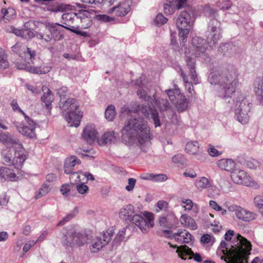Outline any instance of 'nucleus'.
<instances>
[{"mask_svg":"<svg viewBox=\"0 0 263 263\" xmlns=\"http://www.w3.org/2000/svg\"><path fill=\"white\" fill-rule=\"evenodd\" d=\"M11 106L14 111L21 112L24 117L26 115V114L20 108L15 100H13L11 101Z\"/></svg>","mask_w":263,"mask_h":263,"instance_id":"0e129e2a","label":"nucleus"},{"mask_svg":"<svg viewBox=\"0 0 263 263\" xmlns=\"http://www.w3.org/2000/svg\"><path fill=\"white\" fill-rule=\"evenodd\" d=\"M49 186L46 184H43L35 196L36 198L38 199L42 197L43 196H44L45 195L47 194L49 192Z\"/></svg>","mask_w":263,"mask_h":263,"instance_id":"13d9d810","label":"nucleus"},{"mask_svg":"<svg viewBox=\"0 0 263 263\" xmlns=\"http://www.w3.org/2000/svg\"><path fill=\"white\" fill-rule=\"evenodd\" d=\"M209 154L212 157H218L222 154V152L218 151L213 145H210L208 149Z\"/></svg>","mask_w":263,"mask_h":263,"instance_id":"680f3d73","label":"nucleus"},{"mask_svg":"<svg viewBox=\"0 0 263 263\" xmlns=\"http://www.w3.org/2000/svg\"><path fill=\"white\" fill-rule=\"evenodd\" d=\"M98 132L93 125H88L84 129L82 137L89 144L93 143L97 138Z\"/></svg>","mask_w":263,"mask_h":263,"instance_id":"412c9836","label":"nucleus"},{"mask_svg":"<svg viewBox=\"0 0 263 263\" xmlns=\"http://www.w3.org/2000/svg\"><path fill=\"white\" fill-rule=\"evenodd\" d=\"M15 67L18 69L26 70L31 73L39 74L47 73L51 69V66L49 64L44 63L40 66H32L25 63L22 64L17 62L15 63Z\"/></svg>","mask_w":263,"mask_h":263,"instance_id":"f3484780","label":"nucleus"},{"mask_svg":"<svg viewBox=\"0 0 263 263\" xmlns=\"http://www.w3.org/2000/svg\"><path fill=\"white\" fill-rule=\"evenodd\" d=\"M180 221L183 226L189 227L192 230H196L197 228L195 220L187 215H182L180 218Z\"/></svg>","mask_w":263,"mask_h":263,"instance_id":"f704fd0d","label":"nucleus"},{"mask_svg":"<svg viewBox=\"0 0 263 263\" xmlns=\"http://www.w3.org/2000/svg\"><path fill=\"white\" fill-rule=\"evenodd\" d=\"M8 66L9 63L5 52L2 49H0V69H6Z\"/></svg>","mask_w":263,"mask_h":263,"instance_id":"de8ad7c7","label":"nucleus"},{"mask_svg":"<svg viewBox=\"0 0 263 263\" xmlns=\"http://www.w3.org/2000/svg\"><path fill=\"white\" fill-rule=\"evenodd\" d=\"M254 202L255 206L258 209L263 216V193L262 195H257L255 197Z\"/></svg>","mask_w":263,"mask_h":263,"instance_id":"09e8293b","label":"nucleus"},{"mask_svg":"<svg viewBox=\"0 0 263 263\" xmlns=\"http://www.w3.org/2000/svg\"><path fill=\"white\" fill-rule=\"evenodd\" d=\"M116 115L115 107L110 105L107 107L105 111V118L108 121H112Z\"/></svg>","mask_w":263,"mask_h":263,"instance_id":"37998d69","label":"nucleus"},{"mask_svg":"<svg viewBox=\"0 0 263 263\" xmlns=\"http://www.w3.org/2000/svg\"><path fill=\"white\" fill-rule=\"evenodd\" d=\"M154 99L152 100V101H151V106L154 109H156L155 107L156 106L160 109L166 110L170 107V103L166 100L164 99H162V105L161 103L158 102V101L156 100L155 95H153Z\"/></svg>","mask_w":263,"mask_h":263,"instance_id":"e433bc0d","label":"nucleus"},{"mask_svg":"<svg viewBox=\"0 0 263 263\" xmlns=\"http://www.w3.org/2000/svg\"><path fill=\"white\" fill-rule=\"evenodd\" d=\"M88 12L85 11H80L78 13L69 12L64 13L62 16L63 24L66 25L64 27L67 29L76 32L72 28H74L72 24H76L77 27L87 28L91 25L90 18L88 16Z\"/></svg>","mask_w":263,"mask_h":263,"instance_id":"6e6552de","label":"nucleus"},{"mask_svg":"<svg viewBox=\"0 0 263 263\" xmlns=\"http://www.w3.org/2000/svg\"><path fill=\"white\" fill-rule=\"evenodd\" d=\"M194 184L196 187L200 191H202L203 189H210L213 190L214 189H216L215 186L212 185V182L207 178L205 177H199L195 180Z\"/></svg>","mask_w":263,"mask_h":263,"instance_id":"393cba45","label":"nucleus"},{"mask_svg":"<svg viewBox=\"0 0 263 263\" xmlns=\"http://www.w3.org/2000/svg\"><path fill=\"white\" fill-rule=\"evenodd\" d=\"M240 241L237 240L236 243L234 245V246L238 245L240 243ZM235 248H236V247ZM236 248H237L236 247ZM236 249H233L232 253L233 255L232 256L229 258L231 263H248V259L251 254L252 245L248 246L247 248H245V249H242L241 251H238V250Z\"/></svg>","mask_w":263,"mask_h":263,"instance_id":"dca6fc26","label":"nucleus"},{"mask_svg":"<svg viewBox=\"0 0 263 263\" xmlns=\"http://www.w3.org/2000/svg\"><path fill=\"white\" fill-rule=\"evenodd\" d=\"M24 118L27 125H25L21 122H17L15 123V126L16 127L18 132L22 135L30 138H35L36 124L27 115H25Z\"/></svg>","mask_w":263,"mask_h":263,"instance_id":"2eb2a0df","label":"nucleus"},{"mask_svg":"<svg viewBox=\"0 0 263 263\" xmlns=\"http://www.w3.org/2000/svg\"><path fill=\"white\" fill-rule=\"evenodd\" d=\"M78 213V209L77 207L74 208L69 213L67 214L66 216L64 217L58 223L57 226H60L64 224L66 222L69 221L73 218Z\"/></svg>","mask_w":263,"mask_h":263,"instance_id":"ea45409f","label":"nucleus"},{"mask_svg":"<svg viewBox=\"0 0 263 263\" xmlns=\"http://www.w3.org/2000/svg\"><path fill=\"white\" fill-rule=\"evenodd\" d=\"M70 6L63 3H54L50 6H48L47 9L49 11L58 12H63L67 9H69Z\"/></svg>","mask_w":263,"mask_h":263,"instance_id":"4c0bfd02","label":"nucleus"},{"mask_svg":"<svg viewBox=\"0 0 263 263\" xmlns=\"http://www.w3.org/2000/svg\"><path fill=\"white\" fill-rule=\"evenodd\" d=\"M136 180L134 178H129L128 180V185H126L125 189L128 191H132L136 184Z\"/></svg>","mask_w":263,"mask_h":263,"instance_id":"338daca9","label":"nucleus"},{"mask_svg":"<svg viewBox=\"0 0 263 263\" xmlns=\"http://www.w3.org/2000/svg\"><path fill=\"white\" fill-rule=\"evenodd\" d=\"M170 247L174 249L177 248L176 252L177 253L178 256L182 259H186L189 256H193V259L197 262H201L202 257L199 253L194 254L191 248L186 246H182L179 247L177 245H173L171 243H168Z\"/></svg>","mask_w":263,"mask_h":263,"instance_id":"6ab92c4d","label":"nucleus"},{"mask_svg":"<svg viewBox=\"0 0 263 263\" xmlns=\"http://www.w3.org/2000/svg\"><path fill=\"white\" fill-rule=\"evenodd\" d=\"M194 18L191 12L184 11L180 13L176 22V26L179 30L180 45L184 46L189 31L193 25Z\"/></svg>","mask_w":263,"mask_h":263,"instance_id":"9b49d317","label":"nucleus"},{"mask_svg":"<svg viewBox=\"0 0 263 263\" xmlns=\"http://www.w3.org/2000/svg\"><path fill=\"white\" fill-rule=\"evenodd\" d=\"M97 17L99 20L103 22H110L114 20V18L112 17L109 16L105 14L98 15Z\"/></svg>","mask_w":263,"mask_h":263,"instance_id":"774afa93","label":"nucleus"},{"mask_svg":"<svg viewBox=\"0 0 263 263\" xmlns=\"http://www.w3.org/2000/svg\"><path fill=\"white\" fill-rule=\"evenodd\" d=\"M138 96L146 101L142 105H138L134 118L130 119L125 123L121 133V138L123 143L130 146L134 145H142L150 139V129L147 122L140 116H143L147 119L151 117L155 127L161 125L160 118L157 109L151 106V101L153 99L148 96L142 88L137 90Z\"/></svg>","mask_w":263,"mask_h":263,"instance_id":"f257e3e1","label":"nucleus"},{"mask_svg":"<svg viewBox=\"0 0 263 263\" xmlns=\"http://www.w3.org/2000/svg\"><path fill=\"white\" fill-rule=\"evenodd\" d=\"M237 47L231 43L221 44L218 48V52L226 56H231L235 54Z\"/></svg>","mask_w":263,"mask_h":263,"instance_id":"c85d7f7f","label":"nucleus"},{"mask_svg":"<svg viewBox=\"0 0 263 263\" xmlns=\"http://www.w3.org/2000/svg\"><path fill=\"white\" fill-rule=\"evenodd\" d=\"M67 91L68 88L65 86H62L57 89V93L60 98V103L62 104L63 100H65Z\"/></svg>","mask_w":263,"mask_h":263,"instance_id":"864d4df0","label":"nucleus"},{"mask_svg":"<svg viewBox=\"0 0 263 263\" xmlns=\"http://www.w3.org/2000/svg\"><path fill=\"white\" fill-rule=\"evenodd\" d=\"M204 13L210 18L208 30L205 33L207 44L211 49L216 48L217 45L222 37V29L220 23L216 18L217 11L206 5L204 8Z\"/></svg>","mask_w":263,"mask_h":263,"instance_id":"39448f33","label":"nucleus"},{"mask_svg":"<svg viewBox=\"0 0 263 263\" xmlns=\"http://www.w3.org/2000/svg\"><path fill=\"white\" fill-rule=\"evenodd\" d=\"M217 6L222 10H227L231 7V4L229 1L219 0L217 4Z\"/></svg>","mask_w":263,"mask_h":263,"instance_id":"bf43d9fd","label":"nucleus"},{"mask_svg":"<svg viewBox=\"0 0 263 263\" xmlns=\"http://www.w3.org/2000/svg\"><path fill=\"white\" fill-rule=\"evenodd\" d=\"M165 91L172 102L180 95L179 89L176 85H174V89H167Z\"/></svg>","mask_w":263,"mask_h":263,"instance_id":"79ce46f5","label":"nucleus"},{"mask_svg":"<svg viewBox=\"0 0 263 263\" xmlns=\"http://www.w3.org/2000/svg\"><path fill=\"white\" fill-rule=\"evenodd\" d=\"M79 163H80V160L75 156L67 158L65 161L64 166L65 173L67 174L72 173L74 166Z\"/></svg>","mask_w":263,"mask_h":263,"instance_id":"bb28decb","label":"nucleus"},{"mask_svg":"<svg viewBox=\"0 0 263 263\" xmlns=\"http://www.w3.org/2000/svg\"><path fill=\"white\" fill-rule=\"evenodd\" d=\"M114 233V230L110 229L106 230L100 236L91 240L90 250L92 253H97L106 245L111 240Z\"/></svg>","mask_w":263,"mask_h":263,"instance_id":"ddd939ff","label":"nucleus"},{"mask_svg":"<svg viewBox=\"0 0 263 263\" xmlns=\"http://www.w3.org/2000/svg\"><path fill=\"white\" fill-rule=\"evenodd\" d=\"M63 231H67L62 238L63 243L66 246H83L88 240V235L84 231H77L73 228L64 229Z\"/></svg>","mask_w":263,"mask_h":263,"instance_id":"f8f14e48","label":"nucleus"},{"mask_svg":"<svg viewBox=\"0 0 263 263\" xmlns=\"http://www.w3.org/2000/svg\"><path fill=\"white\" fill-rule=\"evenodd\" d=\"M36 57V51L35 50L32 49L30 47L26 46L25 53H23V62H20L19 60H16L15 63L18 62L20 63H26L27 64L30 65V63L34 65Z\"/></svg>","mask_w":263,"mask_h":263,"instance_id":"5701e85b","label":"nucleus"},{"mask_svg":"<svg viewBox=\"0 0 263 263\" xmlns=\"http://www.w3.org/2000/svg\"><path fill=\"white\" fill-rule=\"evenodd\" d=\"M26 45L20 43H16L12 47V50L17 54L22 59H23V53H25Z\"/></svg>","mask_w":263,"mask_h":263,"instance_id":"c03bdc74","label":"nucleus"},{"mask_svg":"<svg viewBox=\"0 0 263 263\" xmlns=\"http://www.w3.org/2000/svg\"><path fill=\"white\" fill-rule=\"evenodd\" d=\"M217 166L221 170L232 173L236 168V162L232 159H221L217 162Z\"/></svg>","mask_w":263,"mask_h":263,"instance_id":"4be33fe9","label":"nucleus"},{"mask_svg":"<svg viewBox=\"0 0 263 263\" xmlns=\"http://www.w3.org/2000/svg\"><path fill=\"white\" fill-rule=\"evenodd\" d=\"M254 91L257 100L263 104V77L256 79L254 84Z\"/></svg>","mask_w":263,"mask_h":263,"instance_id":"cd10ccee","label":"nucleus"},{"mask_svg":"<svg viewBox=\"0 0 263 263\" xmlns=\"http://www.w3.org/2000/svg\"><path fill=\"white\" fill-rule=\"evenodd\" d=\"M167 21V18L165 17L162 14H158L154 20V23L158 25L161 26L165 24Z\"/></svg>","mask_w":263,"mask_h":263,"instance_id":"6e6d98bb","label":"nucleus"},{"mask_svg":"<svg viewBox=\"0 0 263 263\" xmlns=\"http://www.w3.org/2000/svg\"><path fill=\"white\" fill-rule=\"evenodd\" d=\"M237 240L240 241V243L235 246L236 248H238V251H241L242 249H245V248H247L248 246L251 245L249 241L241 236L240 234H237L230 245H228L224 241H222L217 251V255L220 256L221 259L226 260V256H228L229 258L233 256V249H235V247H234V245H236L235 243H236ZM236 250H237V249Z\"/></svg>","mask_w":263,"mask_h":263,"instance_id":"9d476101","label":"nucleus"},{"mask_svg":"<svg viewBox=\"0 0 263 263\" xmlns=\"http://www.w3.org/2000/svg\"><path fill=\"white\" fill-rule=\"evenodd\" d=\"M226 108L233 110L234 119L241 124L245 125L249 122L251 106L242 93H239L234 99H230L227 102Z\"/></svg>","mask_w":263,"mask_h":263,"instance_id":"423d86ee","label":"nucleus"},{"mask_svg":"<svg viewBox=\"0 0 263 263\" xmlns=\"http://www.w3.org/2000/svg\"><path fill=\"white\" fill-rule=\"evenodd\" d=\"M130 10V2L128 1L120 2L116 6L110 7L108 13L117 16L123 17Z\"/></svg>","mask_w":263,"mask_h":263,"instance_id":"aec40b11","label":"nucleus"},{"mask_svg":"<svg viewBox=\"0 0 263 263\" xmlns=\"http://www.w3.org/2000/svg\"><path fill=\"white\" fill-rule=\"evenodd\" d=\"M116 140V136L114 131H109L105 133L98 139V143L100 145L111 144Z\"/></svg>","mask_w":263,"mask_h":263,"instance_id":"7c9ffc66","label":"nucleus"},{"mask_svg":"<svg viewBox=\"0 0 263 263\" xmlns=\"http://www.w3.org/2000/svg\"><path fill=\"white\" fill-rule=\"evenodd\" d=\"M168 207V203L167 202L164 200H159L157 202V203L155 207V211L156 212H159L161 211L165 210Z\"/></svg>","mask_w":263,"mask_h":263,"instance_id":"5fc2aeb1","label":"nucleus"},{"mask_svg":"<svg viewBox=\"0 0 263 263\" xmlns=\"http://www.w3.org/2000/svg\"><path fill=\"white\" fill-rule=\"evenodd\" d=\"M200 241L204 244L212 243L214 241L212 240V236L208 234L203 235L200 238Z\"/></svg>","mask_w":263,"mask_h":263,"instance_id":"69168bd1","label":"nucleus"},{"mask_svg":"<svg viewBox=\"0 0 263 263\" xmlns=\"http://www.w3.org/2000/svg\"><path fill=\"white\" fill-rule=\"evenodd\" d=\"M206 47V43L204 39L198 36H195L192 38L189 47L185 48V61L186 67L190 72L191 79L190 82L189 81L187 76L184 73L181 68H179L180 75L183 80L185 88L191 96L195 93L193 84H197L200 82L195 70V59L199 57L203 59L205 62L209 61L210 58L205 52Z\"/></svg>","mask_w":263,"mask_h":263,"instance_id":"f03ea898","label":"nucleus"},{"mask_svg":"<svg viewBox=\"0 0 263 263\" xmlns=\"http://www.w3.org/2000/svg\"><path fill=\"white\" fill-rule=\"evenodd\" d=\"M0 141H3L7 143H14L17 142V139L12 137L8 133H2L0 134Z\"/></svg>","mask_w":263,"mask_h":263,"instance_id":"8fccbe9b","label":"nucleus"},{"mask_svg":"<svg viewBox=\"0 0 263 263\" xmlns=\"http://www.w3.org/2000/svg\"><path fill=\"white\" fill-rule=\"evenodd\" d=\"M208 81L211 84L218 85L216 91L219 97L227 99L235 91L238 84V74L235 69L224 73L212 71L209 74Z\"/></svg>","mask_w":263,"mask_h":263,"instance_id":"7ed1b4c3","label":"nucleus"},{"mask_svg":"<svg viewBox=\"0 0 263 263\" xmlns=\"http://www.w3.org/2000/svg\"><path fill=\"white\" fill-rule=\"evenodd\" d=\"M247 166L250 169L256 170L259 166V162L255 159H250L247 161Z\"/></svg>","mask_w":263,"mask_h":263,"instance_id":"4d7b16f0","label":"nucleus"},{"mask_svg":"<svg viewBox=\"0 0 263 263\" xmlns=\"http://www.w3.org/2000/svg\"><path fill=\"white\" fill-rule=\"evenodd\" d=\"M126 228H123L119 231L115 239L114 240V245H117L119 243H120L121 241H122L124 239V235L126 232Z\"/></svg>","mask_w":263,"mask_h":263,"instance_id":"603ef678","label":"nucleus"},{"mask_svg":"<svg viewBox=\"0 0 263 263\" xmlns=\"http://www.w3.org/2000/svg\"><path fill=\"white\" fill-rule=\"evenodd\" d=\"M164 13L167 15H170L178 9L177 7L176 2L174 1H170L169 3H165L163 5Z\"/></svg>","mask_w":263,"mask_h":263,"instance_id":"a19ab883","label":"nucleus"},{"mask_svg":"<svg viewBox=\"0 0 263 263\" xmlns=\"http://www.w3.org/2000/svg\"><path fill=\"white\" fill-rule=\"evenodd\" d=\"M1 13L3 15V17L7 20H10L15 16V10L11 8L6 9L3 8L1 10Z\"/></svg>","mask_w":263,"mask_h":263,"instance_id":"a18cd8bd","label":"nucleus"},{"mask_svg":"<svg viewBox=\"0 0 263 263\" xmlns=\"http://www.w3.org/2000/svg\"><path fill=\"white\" fill-rule=\"evenodd\" d=\"M12 144L15 145L14 157L12 159V154L10 151L8 149L4 151L3 152V163L10 166L12 165L17 173L21 174L20 170L27 158V152L20 144L18 139L17 143Z\"/></svg>","mask_w":263,"mask_h":263,"instance_id":"0eeeda50","label":"nucleus"},{"mask_svg":"<svg viewBox=\"0 0 263 263\" xmlns=\"http://www.w3.org/2000/svg\"><path fill=\"white\" fill-rule=\"evenodd\" d=\"M43 95L41 97L42 101L45 103L48 109H51V103L54 99L53 95L51 90L47 87L43 86Z\"/></svg>","mask_w":263,"mask_h":263,"instance_id":"c756f323","label":"nucleus"},{"mask_svg":"<svg viewBox=\"0 0 263 263\" xmlns=\"http://www.w3.org/2000/svg\"><path fill=\"white\" fill-rule=\"evenodd\" d=\"M16 179L15 171L7 167L0 168V182L3 180L14 181Z\"/></svg>","mask_w":263,"mask_h":263,"instance_id":"b1692460","label":"nucleus"},{"mask_svg":"<svg viewBox=\"0 0 263 263\" xmlns=\"http://www.w3.org/2000/svg\"><path fill=\"white\" fill-rule=\"evenodd\" d=\"M163 233L167 237L171 239H174L176 241L181 243H183L182 239H184V238L183 236V235H186V230H179L178 232L174 234H172V232L170 230H164Z\"/></svg>","mask_w":263,"mask_h":263,"instance_id":"473e14b6","label":"nucleus"},{"mask_svg":"<svg viewBox=\"0 0 263 263\" xmlns=\"http://www.w3.org/2000/svg\"><path fill=\"white\" fill-rule=\"evenodd\" d=\"M79 105L74 99H68L63 100L62 104L60 103V107L67 111L65 119L69 126L78 127L83 116V112L78 110Z\"/></svg>","mask_w":263,"mask_h":263,"instance_id":"1a4fd4ad","label":"nucleus"},{"mask_svg":"<svg viewBox=\"0 0 263 263\" xmlns=\"http://www.w3.org/2000/svg\"><path fill=\"white\" fill-rule=\"evenodd\" d=\"M199 149V144L197 141H191L186 144L185 151L190 155H196Z\"/></svg>","mask_w":263,"mask_h":263,"instance_id":"c9c22d12","label":"nucleus"},{"mask_svg":"<svg viewBox=\"0 0 263 263\" xmlns=\"http://www.w3.org/2000/svg\"><path fill=\"white\" fill-rule=\"evenodd\" d=\"M77 190L80 194H84L87 192L88 187L85 184L81 183L77 185Z\"/></svg>","mask_w":263,"mask_h":263,"instance_id":"e2e57ef3","label":"nucleus"},{"mask_svg":"<svg viewBox=\"0 0 263 263\" xmlns=\"http://www.w3.org/2000/svg\"><path fill=\"white\" fill-rule=\"evenodd\" d=\"M231 177L233 182L236 184L255 187L257 186V183L243 170L235 168L232 172Z\"/></svg>","mask_w":263,"mask_h":263,"instance_id":"4468645a","label":"nucleus"},{"mask_svg":"<svg viewBox=\"0 0 263 263\" xmlns=\"http://www.w3.org/2000/svg\"><path fill=\"white\" fill-rule=\"evenodd\" d=\"M63 26L59 24H51L48 28V32L51 34L52 39L55 41L60 40L63 37V32L62 31Z\"/></svg>","mask_w":263,"mask_h":263,"instance_id":"a878e982","label":"nucleus"},{"mask_svg":"<svg viewBox=\"0 0 263 263\" xmlns=\"http://www.w3.org/2000/svg\"><path fill=\"white\" fill-rule=\"evenodd\" d=\"M176 221L177 219L175 215L171 213L166 217H161L159 219V223L162 227L171 228L174 226Z\"/></svg>","mask_w":263,"mask_h":263,"instance_id":"2f4dec72","label":"nucleus"},{"mask_svg":"<svg viewBox=\"0 0 263 263\" xmlns=\"http://www.w3.org/2000/svg\"><path fill=\"white\" fill-rule=\"evenodd\" d=\"M177 99L176 102L174 103L177 110L179 112H183L186 110L189 106V101L185 96L180 94Z\"/></svg>","mask_w":263,"mask_h":263,"instance_id":"72a5a7b5","label":"nucleus"},{"mask_svg":"<svg viewBox=\"0 0 263 263\" xmlns=\"http://www.w3.org/2000/svg\"><path fill=\"white\" fill-rule=\"evenodd\" d=\"M209 206L216 211L221 212L222 215H224L227 213V210L222 209L215 201L210 200L209 202Z\"/></svg>","mask_w":263,"mask_h":263,"instance_id":"3c124183","label":"nucleus"},{"mask_svg":"<svg viewBox=\"0 0 263 263\" xmlns=\"http://www.w3.org/2000/svg\"><path fill=\"white\" fill-rule=\"evenodd\" d=\"M182 206L185 211H190L193 207V201L190 199H183L181 201Z\"/></svg>","mask_w":263,"mask_h":263,"instance_id":"052dcab7","label":"nucleus"},{"mask_svg":"<svg viewBox=\"0 0 263 263\" xmlns=\"http://www.w3.org/2000/svg\"><path fill=\"white\" fill-rule=\"evenodd\" d=\"M229 209L230 211L235 212V215L238 219L245 222L251 221L257 217V215L255 213L238 205H231L229 206Z\"/></svg>","mask_w":263,"mask_h":263,"instance_id":"a211bd4d","label":"nucleus"},{"mask_svg":"<svg viewBox=\"0 0 263 263\" xmlns=\"http://www.w3.org/2000/svg\"><path fill=\"white\" fill-rule=\"evenodd\" d=\"M119 216L124 221L132 222L143 233H147L154 225V216L152 213L145 212L142 215L135 214L134 208L131 204L124 205L119 211Z\"/></svg>","mask_w":263,"mask_h":263,"instance_id":"20e7f679","label":"nucleus"},{"mask_svg":"<svg viewBox=\"0 0 263 263\" xmlns=\"http://www.w3.org/2000/svg\"><path fill=\"white\" fill-rule=\"evenodd\" d=\"M143 178L144 179L149 180L155 182H163L167 179V177L165 175L162 174H147L145 177H143Z\"/></svg>","mask_w":263,"mask_h":263,"instance_id":"58836bf2","label":"nucleus"},{"mask_svg":"<svg viewBox=\"0 0 263 263\" xmlns=\"http://www.w3.org/2000/svg\"><path fill=\"white\" fill-rule=\"evenodd\" d=\"M238 17V16L237 14H235L233 16V19L236 24L238 25H243V27L247 30H248L252 28V23L249 22L248 20H243L242 18H241V20H237Z\"/></svg>","mask_w":263,"mask_h":263,"instance_id":"49530a36","label":"nucleus"}]
</instances>
